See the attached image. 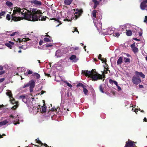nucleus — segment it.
Listing matches in <instances>:
<instances>
[{
  "label": "nucleus",
  "instance_id": "26",
  "mask_svg": "<svg viewBox=\"0 0 147 147\" xmlns=\"http://www.w3.org/2000/svg\"><path fill=\"white\" fill-rule=\"evenodd\" d=\"M109 82L111 84H112L114 83L116 86H117L118 84V83L116 81L113 80L111 79H109Z\"/></svg>",
  "mask_w": 147,
  "mask_h": 147
},
{
  "label": "nucleus",
  "instance_id": "52",
  "mask_svg": "<svg viewBox=\"0 0 147 147\" xmlns=\"http://www.w3.org/2000/svg\"><path fill=\"white\" fill-rule=\"evenodd\" d=\"M4 80V78H2L0 79V83L2 82Z\"/></svg>",
  "mask_w": 147,
  "mask_h": 147
},
{
  "label": "nucleus",
  "instance_id": "38",
  "mask_svg": "<svg viewBox=\"0 0 147 147\" xmlns=\"http://www.w3.org/2000/svg\"><path fill=\"white\" fill-rule=\"evenodd\" d=\"M64 82L66 83V84H67V86H69L70 88H71L72 87V85L71 84L69 83L68 82H67L66 81H64Z\"/></svg>",
  "mask_w": 147,
  "mask_h": 147
},
{
  "label": "nucleus",
  "instance_id": "4",
  "mask_svg": "<svg viewBox=\"0 0 147 147\" xmlns=\"http://www.w3.org/2000/svg\"><path fill=\"white\" fill-rule=\"evenodd\" d=\"M72 11L74 13V15H72L69 12L67 13V16L65 17V18L63 20L64 21L67 20L70 21L72 19L76 20L81 15L83 12L82 9H74L72 10Z\"/></svg>",
  "mask_w": 147,
  "mask_h": 147
},
{
  "label": "nucleus",
  "instance_id": "57",
  "mask_svg": "<svg viewBox=\"0 0 147 147\" xmlns=\"http://www.w3.org/2000/svg\"><path fill=\"white\" fill-rule=\"evenodd\" d=\"M144 121H147V119L145 117L144 119Z\"/></svg>",
  "mask_w": 147,
  "mask_h": 147
},
{
  "label": "nucleus",
  "instance_id": "18",
  "mask_svg": "<svg viewBox=\"0 0 147 147\" xmlns=\"http://www.w3.org/2000/svg\"><path fill=\"white\" fill-rule=\"evenodd\" d=\"M81 86L83 88V92L85 95H87L88 93V91L86 88V86L83 85L82 84H81Z\"/></svg>",
  "mask_w": 147,
  "mask_h": 147
},
{
  "label": "nucleus",
  "instance_id": "35",
  "mask_svg": "<svg viewBox=\"0 0 147 147\" xmlns=\"http://www.w3.org/2000/svg\"><path fill=\"white\" fill-rule=\"evenodd\" d=\"M35 76L36 78L37 79H38L40 78V75L38 73L35 74Z\"/></svg>",
  "mask_w": 147,
  "mask_h": 147
},
{
  "label": "nucleus",
  "instance_id": "9",
  "mask_svg": "<svg viewBox=\"0 0 147 147\" xmlns=\"http://www.w3.org/2000/svg\"><path fill=\"white\" fill-rule=\"evenodd\" d=\"M140 7L142 10L146 9L147 11V0H144L141 3Z\"/></svg>",
  "mask_w": 147,
  "mask_h": 147
},
{
  "label": "nucleus",
  "instance_id": "3",
  "mask_svg": "<svg viewBox=\"0 0 147 147\" xmlns=\"http://www.w3.org/2000/svg\"><path fill=\"white\" fill-rule=\"evenodd\" d=\"M41 109L40 105L37 104H35L34 105H33V103L31 102H30L28 104V108L30 112L33 113L34 114H36L38 112H45L46 110V107L45 106L41 107Z\"/></svg>",
  "mask_w": 147,
  "mask_h": 147
},
{
  "label": "nucleus",
  "instance_id": "19",
  "mask_svg": "<svg viewBox=\"0 0 147 147\" xmlns=\"http://www.w3.org/2000/svg\"><path fill=\"white\" fill-rule=\"evenodd\" d=\"M35 81L33 80H32L29 82V84L30 88H33L35 86Z\"/></svg>",
  "mask_w": 147,
  "mask_h": 147
},
{
  "label": "nucleus",
  "instance_id": "34",
  "mask_svg": "<svg viewBox=\"0 0 147 147\" xmlns=\"http://www.w3.org/2000/svg\"><path fill=\"white\" fill-rule=\"evenodd\" d=\"M141 72H139L137 71H136L135 72V76H136L137 77H139L140 76V73H141Z\"/></svg>",
  "mask_w": 147,
  "mask_h": 147
},
{
  "label": "nucleus",
  "instance_id": "30",
  "mask_svg": "<svg viewBox=\"0 0 147 147\" xmlns=\"http://www.w3.org/2000/svg\"><path fill=\"white\" fill-rule=\"evenodd\" d=\"M126 34L128 36H131L132 35V32L130 30H128L126 32Z\"/></svg>",
  "mask_w": 147,
  "mask_h": 147
},
{
  "label": "nucleus",
  "instance_id": "48",
  "mask_svg": "<svg viewBox=\"0 0 147 147\" xmlns=\"http://www.w3.org/2000/svg\"><path fill=\"white\" fill-rule=\"evenodd\" d=\"M43 42V41L42 40H40L39 41V44L40 45H42Z\"/></svg>",
  "mask_w": 147,
  "mask_h": 147
},
{
  "label": "nucleus",
  "instance_id": "16",
  "mask_svg": "<svg viewBox=\"0 0 147 147\" xmlns=\"http://www.w3.org/2000/svg\"><path fill=\"white\" fill-rule=\"evenodd\" d=\"M14 43L11 41H9L8 42L5 43V45L7 47L11 49L12 47V45H13Z\"/></svg>",
  "mask_w": 147,
  "mask_h": 147
},
{
  "label": "nucleus",
  "instance_id": "15",
  "mask_svg": "<svg viewBox=\"0 0 147 147\" xmlns=\"http://www.w3.org/2000/svg\"><path fill=\"white\" fill-rule=\"evenodd\" d=\"M31 3L33 4L36 5V6L40 5L42 3L40 1L37 0L32 1H31Z\"/></svg>",
  "mask_w": 147,
  "mask_h": 147
},
{
  "label": "nucleus",
  "instance_id": "51",
  "mask_svg": "<svg viewBox=\"0 0 147 147\" xmlns=\"http://www.w3.org/2000/svg\"><path fill=\"white\" fill-rule=\"evenodd\" d=\"M16 33H17V32H13V33H12V34H10V36H14V35H15L16 34Z\"/></svg>",
  "mask_w": 147,
  "mask_h": 147
},
{
  "label": "nucleus",
  "instance_id": "32",
  "mask_svg": "<svg viewBox=\"0 0 147 147\" xmlns=\"http://www.w3.org/2000/svg\"><path fill=\"white\" fill-rule=\"evenodd\" d=\"M6 13V12L5 11H3L0 13V18H2V16H4Z\"/></svg>",
  "mask_w": 147,
  "mask_h": 147
},
{
  "label": "nucleus",
  "instance_id": "62",
  "mask_svg": "<svg viewBox=\"0 0 147 147\" xmlns=\"http://www.w3.org/2000/svg\"><path fill=\"white\" fill-rule=\"evenodd\" d=\"M44 146L46 147H49V146L47 145V144H45Z\"/></svg>",
  "mask_w": 147,
  "mask_h": 147
},
{
  "label": "nucleus",
  "instance_id": "36",
  "mask_svg": "<svg viewBox=\"0 0 147 147\" xmlns=\"http://www.w3.org/2000/svg\"><path fill=\"white\" fill-rule=\"evenodd\" d=\"M120 35V34L118 32H117L114 34L113 35L114 36L118 37Z\"/></svg>",
  "mask_w": 147,
  "mask_h": 147
},
{
  "label": "nucleus",
  "instance_id": "33",
  "mask_svg": "<svg viewBox=\"0 0 147 147\" xmlns=\"http://www.w3.org/2000/svg\"><path fill=\"white\" fill-rule=\"evenodd\" d=\"M75 32H76L78 33H79V32L77 30V28L76 27L73 28L72 30V32L73 33Z\"/></svg>",
  "mask_w": 147,
  "mask_h": 147
},
{
  "label": "nucleus",
  "instance_id": "60",
  "mask_svg": "<svg viewBox=\"0 0 147 147\" xmlns=\"http://www.w3.org/2000/svg\"><path fill=\"white\" fill-rule=\"evenodd\" d=\"M142 32H139V35L140 36H142Z\"/></svg>",
  "mask_w": 147,
  "mask_h": 147
},
{
  "label": "nucleus",
  "instance_id": "55",
  "mask_svg": "<svg viewBox=\"0 0 147 147\" xmlns=\"http://www.w3.org/2000/svg\"><path fill=\"white\" fill-rule=\"evenodd\" d=\"M14 125H16L17 124H19V121H18L17 122H16L14 121Z\"/></svg>",
  "mask_w": 147,
  "mask_h": 147
},
{
  "label": "nucleus",
  "instance_id": "31",
  "mask_svg": "<svg viewBox=\"0 0 147 147\" xmlns=\"http://www.w3.org/2000/svg\"><path fill=\"white\" fill-rule=\"evenodd\" d=\"M17 70L19 72H22L24 70L23 68L22 67L17 68Z\"/></svg>",
  "mask_w": 147,
  "mask_h": 147
},
{
  "label": "nucleus",
  "instance_id": "29",
  "mask_svg": "<svg viewBox=\"0 0 147 147\" xmlns=\"http://www.w3.org/2000/svg\"><path fill=\"white\" fill-rule=\"evenodd\" d=\"M101 55L100 54H99V56H98V58L99 59H100L103 62H104L105 63H106V60H103V59H101Z\"/></svg>",
  "mask_w": 147,
  "mask_h": 147
},
{
  "label": "nucleus",
  "instance_id": "6",
  "mask_svg": "<svg viewBox=\"0 0 147 147\" xmlns=\"http://www.w3.org/2000/svg\"><path fill=\"white\" fill-rule=\"evenodd\" d=\"M96 11L95 10H94L92 13V16L95 18H93V22L95 26L97 28V30H98L99 32H100V29H101L102 28V23L101 22L99 21L97 22L96 20Z\"/></svg>",
  "mask_w": 147,
  "mask_h": 147
},
{
  "label": "nucleus",
  "instance_id": "56",
  "mask_svg": "<svg viewBox=\"0 0 147 147\" xmlns=\"http://www.w3.org/2000/svg\"><path fill=\"white\" fill-rule=\"evenodd\" d=\"M139 86L140 88H143V86L142 85H139Z\"/></svg>",
  "mask_w": 147,
  "mask_h": 147
},
{
  "label": "nucleus",
  "instance_id": "13",
  "mask_svg": "<svg viewBox=\"0 0 147 147\" xmlns=\"http://www.w3.org/2000/svg\"><path fill=\"white\" fill-rule=\"evenodd\" d=\"M131 47L132 49V50L134 53H137L138 51V49L135 47V44L134 43L131 45Z\"/></svg>",
  "mask_w": 147,
  "mask_h": 147
},
{
  "label": "nucleus",
  "instance_id": "39",
  "mask_svg": "<svg viewBox=\"0 0 147 147\" xmlns=\"http://www.w3.org/2000/svg\"><path fill=\"white\" fill-rule=\"evenodd\" d=\"M18 104L16 103L15 105L13 106L12 107V109L14 110V109H16L18 107Z\"/></svg>",
  "mask_w": 147,
  "mask_h": 147
},
{
  "label": "nucleus",
  "instance_id": "54",
  "mask_svg": "<svg viewBox=\"0 0 147 147\" xmlns=\"http://www.w3.org/2000/svg\"><path fill=\"white\" fill-rule=\"evenodd\" d=\"M4 73V71H0V75L3 74Z\"/></svg>",
  "mask_w": 147,
  "mask_h": 147
},
{
  "label": "nucleus",
  "instance_id": "27",
  "mask_svg": "<svg viewBox=\"0 0 147 147\" xmlns=\"http://www.w3.org/2000/svg\"><path fill=\"white\" fill-rule=\"evenodd\" d=\"M6 5L9 7H11L13 5L12 3L9 1H7L6 2Z\"/></svg>",
  "mask_w": 147,
  "mask_h": 147
},
{
  "label": "nucleus",
  "instance_id": "40",
  "mask_svg": "<svg viewBox=\"0 0 147 147\" xmlns=\"http://www.w3.org/2000/svg\"><path fill=\"white\" fill-rule=\"evenodd\" d=\"M124 61L125 63L129 61V59L127 58H124Z\"/></svg>",
  "mask_w": 147,
  "mask_h": 147
},
{
  "label": "nucleus",
  "instance_id": "1",
  "mask_svg": "<svg viewBox=\"0 0 147 147\" xmlns=\"http://www.w3.org/2000/svg\"><path fill=\"white\" fill-rule=\"evenodd\" d=\"M20 13L23 15L25 19L30 21L45 20L46 19V17L41 15V11L37 9H32L29 11L26 9H21L18 7L13 10V13L12 15V19L15 21L21 20L20 17H16Z\"/></svg>",
  "mask_w": 147,
  "mask_h": 147
},
{
  "label": "nucleus",
  "instance_id": "49",
  "mask_svg": "<svg viewBox=\"0 0 147 147\" xmlns=\"http://www.w3.org/2000/svg\"><path fill=\"white\" fill-rule=\"evenodd\" d=\"M117 86V88L119 90H121V88L119 86L118 84L117 85V86Z\"/></svg>",
  "mask_w": 147,
  "mask_h": 147
},
{
  "label": "nucleus",
  "instance_id": "5",
  "mask_svg": "<svg viewBox=\"0 0 147 147\" xmlns=\"http://www.w3.org/2000/svg\"><path fill=\"white\" fill-rule=\"evenodd\" d=\"M29 40L30 39L28 38H22V39L20 38H18L17 39V44L18 45L19 44L21 45V43L22 44H24V45H22L19 46V48L25 50L27 48V46L26 45L27 42H26ZM14 40L16 41H17L16 40Z\"/></svg>",
  "mask_w": 147,
  "mask_h": 147
},
{
  "label": "nucleus",
  "instance_id": "24",
  "mask_svg": "<svg viewBox=\"0 0 147 147\" xmlns=\"http://www.w3.org/2000/svg\"><path fill=\"white\" fill-rule=\"evenodd\" d=\"M18 115L17 113H15L13 115H10V117L13 119H16L18 118L17 120L19 121V120L18 119Z\"/></svg>",
  "mask_w": 147,
  "mask_h": 147
},
{
  "label": "nucleus",
  "instance_id": "41",
  "mask_svg": "<svg viewBox=\"0 0 147 147\" xmlns=\"http://www.w3.org/2000/svg\"><path fill=\"white\" fill-rule=\"evenodd\" d=\"M10 15L9 14H7L6 17V19H7L8 20H10Z\"/></svg>",
  "mask_w": 147,
  "mask_h": 147
},
{
  "label": "nucleus",
  "instance_id": "53",
  "mask_svg": "<svg viewBox=\"0 0 147 147\" xmlns=\"http://www.w3.org/2000/svg\"><path fill=\"white\" fill-rule=\"evenodd\" d=\"M144 21L145 22H146V21H147V16H145V19H144Z\"/></svg>",
  "mask_w": 147,
  "mask_h": 147
},
{
  "label": "nucleus",
  "instance_id": "28",
  "mask_svg": "<svg viewBox=\"0 0 147 147\" xmlns=\"http://www.w3.org/2000/svg\"><path fill=\"white\" fill-rule=\"evenodd\" d=\"M32 71L29 70L26 72L24 73V75L25 76H28V75L31 74H32Z\"/></svg>",
  "mask_w": 147,
  "mask_h": 147
},
{
  "label": "nucleus",
  "instance_id": "43",
  "mask_svg": "<svg viewBox=\"0 0 147 147\" xmlns=\"http://www.w3.org/2000/svg\"><path fill=\"white\" fill-rule=\"evenodd\" d=\"M53 19L55 20V21H57L59 23H60V24H62V23H61V22L59 21V18H58L57 19H56V18H54Z\"/></svg>",
  "mask_w": 147,
  "mask_h": 147
},
{
  "label": "nucleus",
  "instance_id": "7",
  "mask_svg": "<svg viewBox=\"0 0 147 147\" xmlns=\"http://www.w3.org/2000/svg\"><path fill=\"white\" fill-rule=\"evenodd\" d=\"M18 99L20 100H22L23 102H24L25 103H26L27 105V107H28V104L30 102H31L33 103V105H34V104H35V102L34 101H33V102L32 101H29V99L28 97V96H26L24 95H22L20 96Z\"/></svg>",
  "mask_w": 147,
  "mask_h": 147
},
{
  "label": "nucleus",
  "instance_id": "17",
  "mask_svg": "<svg viewBox=\"0 0 147 147\" xmlns=\"http://www.w3.org/2000/svg\"><path fill=\"white\" fill-rule=\"evenodd\" d=\"M92 1L93 3L94 4V8H96L100 3V1L96 0H92Z\"/></svg>",
  "mask_w": 147,
  "mask_h": 147
},
{
  "label": "nucleus",
  "instance_id": "47",
  "mask_svg": "<svg viewBox=\"0 0 147 147\" xmlns=\"http://www.w3.org/2000/svg\"><path fill=\"white\" fill-rule=\"evenodd\" d=\"M45 92V91L43 90H42L41 91V92L40 93H38V94L39 95H42V94H44V93Z\"/></svg>",
  "mask_w": 147,
  "mask_h": 147
},
{
  "label": "nucleus",
  "instance_id": "50",
  "mask_svg": "<svg viewBox=\"0 0 147 147\" xmlns=\"http://www.w3.org/2000/svg\"><path fill=\"white\" fill-rule=\"evenodd\" d=\"M138 110H139V111L140 110V108H139V109H135V110L134 111L135 112L136 114H137V112H138Z\"/></svg>",
  "mask_w": 147,
  "mask_h": 147
},
{
  "label": "nucleus",
  "instance_id": "23",
  "mask_svg": "<svg viewBox=\"0 0 147 147\" xmlns=\"http://www.w3.org/2000/svg\"><path fill=\"white\" fill-rule=\"evenodd\" d=\"M36 142L38 144V145H36V146H38L40 147L42 146V145H43V144L42 143L41 141H40L38 139H36Z\"/></svg>",
  "mask_w": 147,
  "mask_h": 147
},
{
  "label": "nucleus",
  "instance_id": "45",
  "mask_svg": "<svg viewBox=\"0 0 147 147\" xmlns=\"http://www.w3.org/2000/svg\"><path fill=\"white\" fill-rule=\"evenodd\" d=\"M29 86V82L28 83H27L26 84H25L23 86V88H26V87L28 86Z\"/></svg>",
  "mask_w": 147,
  "mask_h": 147
},
{
  "label": "nucleus",
  "instance_id": "46",
  "mask_svg": "<svg viewBox=\"0 0 147 147\" xmlns=\"http://www.w3.org/2000/svg\"><path fill=\"white\" fill-rule=\"evenodd\" d=\"M53 46L52 44H47L46 45V47H52Z\"/></svg>",
  "mask_w": 147,
  "mask_h": 147
},
{
  "label": "nucleus",
  "instance_id": "59",
  "mask_svg": "<svg viewBox=\"0 0 147 147\" xmlns=\"http://www.w3.org/2000/svg\"><path fill=\"white\" fill-rule=\"evenodd\" d=\"M33 88H30V92H32L33 91Z\"/></svg>",
  "mask_w": 147,
  "mask_h": 147
},
{
  "label": "nucleus",
  "instance_id": "58",
  "mask_svg": "<svg viewBox=\"0 0 147 147\" xmlns=\"http://www.w3.org/2000/svg\"><path fill=\"white\" fill-rule=\"evenodd\" d=\"M3 69V67L2 66H0V70H2Z\"/></svg>",
  "mask_w": 147,
  "mask_h": 147
},
{
  "label": "nucleus",
  "instance_id": "25",
  "mask_svg": "<svg viewBox=\"0 0 147 147\" xmlns=\"http://www.w3.org/2000/svg\"><path fill=\"white\" fill-rule=\"evenodd\" d=\"M8 123V121L6 120L0 122V127L2 126L5 125Z\"/></svg>",
  "mask_w": 147,
  "mask_h": 147
},
{
  "label": "nucleus",
  "instance_id": "21",
  "mask_svg": "<svg viewBox=\"0 0 147 147\" xmlns=\"http://www.w3.org/2000/svg\"><path fill=\"white\" fill-rule=\"evenodd\" d=\"M123 61V57H120L119 58L117 62V65H121Z\"/></svg>",
  "mask_w": 147,
  "mask_h": 147
},
{
  "label": "nucleus",
  "instance_id": "10",
  "mask_svg": "<svg viewBox=\"0 0 147 147\" xmlns=\"http://www.w3.org/2000/svg\"><path fill=\"white\" fill-rule=\"evenodd\" d=\"M7 92H6V94L9 97L10 100L11 101V102L13 104L15 102V100L12 96V94H11V91L9 90H7Z\"/></svg>",
  "mask_w": 147,
  "mask_h": 147
},
{
  "label": "nucleus",
  "instance_id": "2",
  "mask_svg": "<svg viewBox=\"0 0 147 147\" xmlns=\"http://www.w3.org/2000/svg\"><path fill=\"white\" fill-rule=\"evenodd\" d=\"M82 74H84L86 76L90 77L92 81H97L99 79H102L104 78L103 81L104 80L105 76H102L98 74L96 71L95 70L92 69L91 71L85 70H82Z\"/></svg>",
  "mask_w": 147,
  "mask_h": 147
},
{
  "label": "nucleus",
  "instance_id": "20",
  "mask_svg": "<svg viewBox=\"0 0 147 147\" xmlns=\"http://www.w3.org/2000/svg\"><path fill=\"white\" fill-rule=\"evenodd\" d=\"M45 36H47L49 38H44V40L46 42H51V40H52L51 39V37L49 36L48 35H45Z\"/></svg>",
  "mask_w": 147,
  "mask_h": 147
},
{
  "label": "nucleus",
  "instance_id": "42",
  "mask_svg": "<svg viewBox=\"0 0 147 147\" xmlns=\"http://www.w3.org/2000/svg\"><path fill=\"white\" fill-rule=\"evenodd\" d=\"M140 76L141 77L143 78H145V76L144 74H143L142 73H142H140Z\"/></svg>",
  "mask_w": 147,
  "mask_h": 147
},
{
  "label": "nucleus",
  "instance_id": "11",
  "mask_svg": "<svg viewBox=\"0 0 147 147\" xmlns=\"http://www.w3.org/2000/svg\"><path fill=\"white\" fill-rule=\"evenodd\" d=\"M115 29L114 28H107V32L106 33L103 32V35H110L114 33Z\"/></svg>",
  "mask_w": 147,
  "mask_h": 147
},
{
  "label": "nucleus",
  "instance_id": "22",
  "mask_svg": "<svg viewBox=\"0 0 147 147\" xmlns=\"http://www.w3.org/2000/svg\"><path fill=\"white\" fill-rule=\"evenodd\" d=\"M73 0H65L64 3L65 5H69L71 4Z\"/></svg>",
  "mask_w": 147,
  "mask_h": 147
},
{
  "label": "nucleus",
  "instance_id": "12",
  "mask_svg": "<svg viewBox=\"0 0 147 147\" xmlns=\"http://www.w3.org/2000/svg\"><path fill=\"white\" fill-rule=\"evenodd\" d=\"M73 62L76 63L78 60V59L77 58L76 55H72L69 58Z\"/></svg>",
  "mask_w": 147,
  "mask_h": 147
},
{
  "label": "nucleus",
  "instance_id": "44",
  "mask_svg": "<svg viewBox=\"0 0 147 147\" xmlns=\"http://www.w3.org/2000/svg\"><path fill=\"white\" fill-rule=\"evenodd\" d=\"M70 94H71V93L69 91H67L66 94L67 96V97H69Z\"/></svg>",
  "mask_w": 147,
  "mask_h": 147
},
{
  "label": "nucleus",
  "instance_id": "37",
  "mask_svg": "<svg viewBox=\"0 0 147 147\" xmlns=\"http://www.w3.org/2000/svg\"><path fill=\"white\" fill-rule=\"evenodd\" d=\"M99 89L100 92H101L102 93H104V92L102 88V85H100L99 86Z\"/></svg>",
  "mask_w": 147,
  "mask_h": 147
},
{
  "label": "nucleus",
  "instance_id": "63",
  "mask_svg": "<svg viewBox=\"0 0 147 147\" xmlns=\"http://www.w3.org/2000/svg\"><path fill=\"white\" fill-rule=\"evenodd\" d=\"M86 46H84V49L85 50V51H86Z\"/></svg>",
  "mask_w": 147,
  "mask_h": 147
},
{
  "label": "nucleus",
  "instance_id": "64",
  "mask_svg": "<svg viewBox=\"0 0 147 147\" xmlns=\"http://www.w3.org/2000/svg\"><path fill=\"white\" fill-rule=\"evenodd\" d=\"M21 52H22V51H21V50H20L19 51H18V52L19 53H21Z\"/></svg>",
  "mask_w": 147,
  "mask_h": 147
},
{
  "label": "nucleus",
  "instance_id": "61",
  "mask_svg": "<svg viewBox=\"0 0 147 147\" xmlns=\"http://www.w3.org/2000/svg\"><path fill=\"white\" fill-rule=\"evenodd\" d=\"M79 49V48L78 47H75L74 49L75 50H78Z\"/></svg>",
  "mask_w": 147,
  "mask_h": 147
},
{
  "label": "nucleus",
  "instance_id": "14",
  "mask_svg": "<svg viewBox=\"0 0 147 147\" xmlns=\"http://www.w3.org/2000/svg\"><path fill=\"white\" fill-rule=\"evenodd\" d=\"M63 54L62 51L60 50H58L56 52L55 56L57 57H60Z\"/></svg>",
  "mask_w": 147,
  "mask_h": 147
},
{
  "label": "nucleus",
  "instance_id": "8",
  "mask_svg": "<svg viewBox=\"0 0 147 147\" xmlns=\"http://www.w3.org/2000/svg\"><path fill=\"white\" fill-rule=\"evenodd\" d=\"M132 81L133 83L135 84L138 85L140 83L141 81L139 77L134 76L132 78Z\"/></svg>",
  "mask_w": 147,
  "mask_h": 147
}]
</instances>
